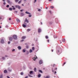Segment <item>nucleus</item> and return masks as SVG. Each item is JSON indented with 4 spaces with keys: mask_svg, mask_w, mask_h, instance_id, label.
Listing matches in <instances>:
<instances>
[{
    "mask_svg": "<svg viewBox=\"0 0 78 78\" xmlns=\"http://www.w3.org/2000/svg\"><path fill=\"white\" fill-rule=\"evenodd\" d=\"M13 37L14 39H17V36L16 35H14L13 36Z\"/></svg>",
    "mask_w": 78,
    "mask_h": 78,
    "instance_id": "f257e3e1",
    "label": "nucleus"
},
{
    "mask_svg": "<svg viewBox=\"0 0 78 78\" xmlns=\"http://www.w3.org/2000/svg\"><path fill=\"white\" fill-rule=\"evenodd\" d=\"M43 62H42V60H40V61L39 62L40 64H42Z\"/></svg>",
    "mask_w": 78,
    "mask_h": 78,
    "instance_id": "f03ea898",
    "label": "nucleus"
},
{
    "mask_svg": "<svg viewBox=\"0 0 78 78\" xmlns=\"http://www.w3.org/2000/svg\"><path fill=\"white\" fill-rule=\"evenodd\" d=\"M9 40L10 41H12V37H9Z\"/></svg>",
    "mask_w": 78,
    "mask_h": 78,
    "instance_id": "7ed1b4c3",
    "label": "nucleus"
},
{
    "mask_svg": "<svg viewBox=\"0 0 78 78\" xmlns=\"http://www.w3.org/2000/svg\"><path fill=\"white\" fill-rule=\"evenodd\" d=\"M33 71H30V75H33Z\"/></svg>",
    "mask_w": 78,
    "mask_h": 78,
    "instance_id": "20e7f679",
    "label": "nucleus"
},
{
    "mask_svg": "<svg viewBox=\"0 0 78 78\" xmlns=\"http://www.w3.org/2000/svg\"><path fill=\"white\" fill-rule=\"evenodd\" d=\"M4 73H8V71H7V70H5L4 71Z\"/></svg>",
    "mask_w": 78,
    "mask_h": 78,
    "instance_id": "39448f33",
    "label": "nucleus"
},
{
    "mask_svg": "<svg viewBox=\"0 0 78 78\" xmlns=\"http://www.w3.org/2000/svg\"><path fill=\"white\" fill-rule=\"evenodd\" d=\"M38 32L40 33V32H41V29L40 28H39L38 29Z\"/></svg>",
    "mask_w": 78,
    "mask_h": 78,
    "instance_id": "423d86ee",
    "label": "nucleus"
},
{
    "mask_svg": "<svg viewBox=\"0 0 78 78\" xmlns=\"http://www.w3.org/2000/svg\"><path fill=\"white\" fill-rule=\"evenodd\" d=\"M25 22H27V23H29V22L28 21V20L27 19H26L25 20Z\"/></svg>",
    "mask_w": 78,
    "mask_h": 78,
    "instance_id": "0eeeda50",
    "label": "nucleus"
},
{
    "mask_svg": "<svg viewBox=\"0 0 78 78\" xmlns=\"http://www.w3.org/2000/svg\"><path fill=\"white\" fill-rule=\"evenodd\" d=\"M25 38H26V37L25 36H23L22 37V39H25Z\"/></svg>",
    "mask_w": 78,
    "mask_h": 78,
    "instance_id": "6e6552de",
    "label": "nucleus"
},
{
    "mask_svg": "<svg viewBox=\"0 0 78 78\" xmlns=\"http://www.w3.org/2000/svg\"><path fill=\"white\" fill-rule=\"evenodd\" d=\"M62 41L63 42H65V39H64L63 38L62 40Z\"/></svg>",
    "mask_w": 78,
    "mask_h": 78,
    "instance_id": "1a4fd4ad",
    "label": "nucleus"
},
{
    "mask_svg": "<svg viewBox=\"0 0 78 78\" xmlns=\"http://www.w3.org/2000/svg\"><path fill=\"white\" fill-rule=\"evenodd\" d=\"M1 42L2 44H3L4 43V41L3 39H2L1 40Z\"/></svg>",
    "mask_w": 78,
    "mask_h": 78,
    "instance_id": "9d476101",
    "label": "nucleus"
},
{
    "mask_svg": "<svg viewBox=\"0 0 78 78\" xmlns=\"http://www.w3.org/2000/svg\"><path fill=\"white\" fill-rule=\"evenodd\" d=\"M36 59L37 58V56L36 55H35L34 58H33V59Z\"/></svg>",
    "mask_w": 78,
    "mask_h": 78,
    "instance_id": "9b49d317",
    "label": "nucleus"
},
{
    "mask_svg": "<svg viewBox=\"0 0 78 78\" xmlns=\"http://www.w3.org/2000/svg\"><path fill=\"white\" fill-rule=\"evenodd\" d=\"M18 49H19V50H20V49H21V47L20 46H19L18 47Z\"/></svg>",
    "mask_w": 78,
    "mask_h": 78,
    "instance_id": "f8f14e48",
    "label": "nucleus"
},
{
    "mask_svg": "<svg viewBox=\"0 0 78 78\" xmlns=\"http://www.w3.org/2000/svg\"><path fill=\"white\" fill-rule=\"evenodd\" d=\"M26 14H31L30 13L28 12L27 11L26 12Z\"/></svg>",
    "mask_w": 78,
    "mask_h": 78,
    "instance_id": "ddd939ff",
    "label": "nucleus"
},
{
    "mask_svg": "<svg viewBox=\"0 0 78 78\" xmlns=\"http://www.w3.org/2000/svg\"><path fill=\"white\" fill-rule=\"evenodd\" d=\"M34 72H36L37 71L36 70V68H34Z\"/></svg>",
    "mask_w": 78,
    "mask_h": 78,
    "instance_id": "4468645a",
    "label": "nucleus"
},
{
    "mask_svg": "<svg viewBox=\"0 0 78 78\" xmlns=\"http://www.w3.org/2000/svg\"><path fill=\"white\" fill-rule=\"evenodd\" d=\"M20 15L22 16H24V14L23 13H21Z\"/></svg>",
    "mask_w": 78,
    "mask_h": 78,
    "instance_id": "2eb2a0df",
    "label": "nucleus"
},
{
    "mask_svg": "<svg viewBox=\"0 0 78 78\" xmlns=\"http://www.w3.org/2000/svg\"><path fill=\"white\" fill-rule=\"evenodd\" d=\"M0 78H3V74H1L0 76Z\"/></svg>",
    "mask_w": 78,
    "mask_h": 78,
    "instance_id": "dca6fc26",
    "label": "nucleus"
},
{
    "mask_svg": "<svg viewBox=\"0 0 78 78\" xmlns=\"http://www.w3.org/2000/svg\"><path fill=\"white\" fill-rule=\"evenodd\" d=\"M29 52L30 53H32L33 52V50L31 49H30Z\"/></svg>",
    "mask_w": 78,
    "mask_h": 78,
    "instance_id": "f3484780",
    "label": "nucleus"
},
{
    "mask_svg": "<svg viewBox=\"0 0 78 78\" xmlns=\"http://www.w3.org/2000/svg\"><path fill=\"white\" fill-rule=\"evenodd\" d=\"M23 27H24V28H25V27H26V25L25 24H23Z\"/></svg>",
    "mask_w": 78,
    "mask_h": 78,
    "instance_id": "a211bd4d",
    "label": "nucleus"
},
{
    "mask_svg": "<svg viewBox=\"0 0 78 78\" xmlns=\"http://www.w3.org/2000/svg\"><path fill=\"white\" fill-rule=\"evenodd\" d=\"M16 21L17 22H19V23L20 22V20H19V19H17L16 20Z\"/></svg>",
    "mask_w": 78,
    "mask_h": 78,
    "instance_id": "6ab92c4d",
    "label": "nucleus"
},
{
    "mask_svg": "<svg viewBox=\"0 0 78 78\" xmlns=\"http://www.w3.org/2000/svg\"><path fill=\"white\" fill-rule=\"evenodd\" d=\"M22 2V0H20L18 2V4H20Z\"/></svg>",
    "mask_w": 78,
    "mask_h": 78,
    "instance_id": "aec40b11",
    "label": "nucleus"
},
{
    "mask_svg": "<svg viewBox=\"0 0 78 78\" xmlns=\"http://www.w3.org/2000/svg\"><path fill=\"white\" fill-rule=\"evenodd\" d=\"M39 72H40V73H42V70H39Z\"/></svg>",
    "mask_w": 78,
    "mask_h": 78,
    "instance_id": "412c9836",
    "label": "nucleus"
},
{
    "mask_svg": "<svg viewBox=\"0 0 78 78\" xmlns=\"http://www.w3.org/2000/svg\"><path fill=\"white\" fill-rule=\"evenodd\" d=\"M19 0H15V2L16 3H17V2H19Z\"/></svg>",
    "mask_w": 78,
    "mask_h": 78,
    "instance_id": "4be33fe9",
    "label": "nucleus"
},
{
    "mask_svg": "<svg viewBox=\"0 0 78 78\" xmlns=\"http://www.w3.org/2000/svg\"><path fill=\"white\" fill-rule=\"evenodd\" d=\"M41 74H39L38 75V77L39 78L41 77Z\"/></svg>",
    "mask_w": 78,
    "mask_h": 78,
    "instance_id": "5701e85b",
    "label": "nucleus"
},
{
    "mask_svg": "<svg viewBox=\"0 0 78 78\" xmlns=\"http://www.w3.org/2000/svg\"><path fill=\"white\" fill-rule=\"evenodd\" d=\"M51 8V9H53V8H54V7L53 6H51L50 7Z\"/></svg>",
    "mask_w": 78,
    "mask_h": 78,
    "instance_id": "b1692460",
    "label": "nucleus"
},
{
    "mask_svg": "<svg viewBox=\"0 0 78 78\" xmlns=\"http://www.w3.org/2000/svg\"><path fill=\"white\" fill-rule=\"evenodd\" d=\"M23 52H25V51H26V50L25 49H23Z\"/></svg>",
    "mask_w": 78,
    "mask_h": 78,
    "instance_id": "393cba45",
    "label": "nucleus"
},
{
    "mask_svg": "<svg viewBox=\"0 0 78 78\" xmlns=\"http://www.w3.org/2000/svg\"><path fill=\"white\" fill-rule=\"evenodd\" d=\"M7 2L8 3H10V1H9V0H7Z\"/></svg>",
    "mask_w": 78,
    "mask_h": 78,
    "instance_id": "a878e982",
    "label": "nucleus"
},
{
    "mask_svg": "<svg viewBox=\"0 0 78 78\" xmlns=\"http://www.w3.org/2000/svg\"><path fill=\"white\" fill-rule=\"evenodd\" d=\"M50 78V76H47L45 77V78Z\"/></svg>",
    "mask_w": 78,
    "mask_h": 78,
    "instance_id": "bb28decb",
    "label": "nucleus"
},
{
    "mask_svg": "<svg viewBox=\"0 0 78 78\" xmlns=\"http://www.w3.org/2000/svg\"><path fill=\"white\" fill-rule=\"evenodd\" d=\"M9 9L10 11H12V8H10Z\"/></svg>",
    "mask_w": 78,
    "mask_h": 78,
    "instance_id": "cd10ccee",
    "label": "nucleus"
},
{
    "mask_svg": "<svg viewBox=\"0 0 78 78\" xmlns=\"http://www.w3.org/2000/svg\"><path fill=\"white\" fill-rule=\"evenodd\" d=\"M34 49H35L34 47H33L32 48V49L33 50H34Z\"/></svg>",
    "mask_w": 78,
    "mask_h": 78,
    "instance_id": "c85d7f7f",
    "label": "nucleus"
},
{
    "mask_svg": "<svg viewBox=\"0 0 78 78\" xmlns=\"http://www.w3.org/2000/svg\"><path fill=\"white\" fill-rule=\"evenodd\" d=\"M19 5H15V8H18V7Z\"/></svg>",
    "mask_w": 78,
    "mask_h": 78,
    "instance_id": "c756f323",
    "label": "nucleus"
},
{
    "mask_svg": "<svg viewBox=\"0 0 78 78\" xmlns=\"http://www.w3.org/2000/svg\"><path fill=\"white\" fill-rule=\"evenodd\" d=\"M30 30H30V29H27V31H28V32L30 31Z\"/></svg>",
    "mask_w": 78,
    "mask_h": 78,
    "instance_id": "7c9ffc66",
    "label": "nucleus"
},
{
    "mask_svg": "<svg viewBox=\"0 0 78 78\" xmlns=\"http://www.w3.org/2000/svg\"><path fill=\"white\" fill-rule=\"evenodd\" d=\"M48 36H46V38L48 39Z\"/></svg>",
    "mask_w": 78,
    "mask_h": 78,
    "instance_id": "2f4dec72",
    "label": "nucleus"
},
{
    "mask_svg": "<svg viewBox=\"0 0 78 78\" xmlns=\"http://www.w3.org/2000/svg\"><path fill=\"white\" fill-rule=\"evenodd\" d=\"M2 59H3V60H4V59H5V57H2Z\"/></svg>",
    "mask_w": 78,
    "mask_h": 78,
    "instance_id": "473e14b6",
    "label": "nucleus"
},
{
    "mask_svg": "<svg viewBox=\"0 0 78 78\" xmlns=\"http://www.w3.org/2000/svg\"><path fill=\"white\" fill-rule=\"evenodd\" d=\"M18 9H20V6L18 5Z\"/></svg>",
    "mask_w": 78,
    "mask_h": 78,
    "instance_id": "72a5a7b5",
    "label": "nucleus"
},
{
    "mask_svg": "<svg viewBox=\"0 0 78 78\" xmlns=\"http://www.w3.org/2000/svg\"><path fill=\"white\" fill-rule=\"evenodd\" d=\"M23 72L21 73V75H23Z\"/></svg>",
    "mask_w": 78,
    "mask_h": 78,
    "instance_id": "f704fd0d",
    "label": "nucleus"
},
{
    "mask_svg": "<svg viewBox=\"0 0 78 78\" xmlns=\"http://www.w3.org/2000/svg\"><path fill=\"white\" fill-rule=\"evenodd\" d=\"M9 5H6V7H7V8H8V7H9Z\"/></svg>",
    "mask_w": 78,
    "mask_h": 78,
    "instance_id": "c9c22d12",
    "label": "nucleus"
},
{
    "mask_svg": "<svg viewBox=\"0 0 78 78\" xmlns=\"http://www.w3.org/2000/svg\"><path fill=\"white\" fill-rule=\"evenodd\" d=\"M8 71H9V72H11V70L10 69H8Z\"/></svg>",
    "mask_w": 78,
    "mask_h": 78,
    "instance_id": "e433bc0d",
    "label": "nucleus"
},
{
    "mask_svg": "<svg viewBox=\"0 0 78 78\" xmlns=\"http://www.w3.org/2000/svg\"><path fill=\"white\" fill-rule=\"evenodd\" d=\"M29 77H33V76H32L30 75H29Z\"/></svg>",
    "mask_w": 78,
    "mask_h": 78,
    "instance_id": "4c0bfd02",
    "label": "nucleus"
},
{
    "mask_svg": "<svg viewBox=\"0 0 78 78\" xmlns=\"http://www.w3.org/2000/svg\"><path fill=\"white\" fill-rule=\"evenodd\" d=\"M29 17H31V15H29Z\"/></svg>",
    "mask_w": 78,
    "mask_h": 78,
    "instance_id": "58836bf2",
    "label": "nucleus"
},
{
    "mask_svg": "<svg viewBox=\"0 0 78 78\" xmlns=\"http://www.w3.org/2000/svg\"><path fill=\"white\" fill-rule=\"evenodd\" d=\"M15 49H13L12 50V51H15Z\"/></svg>",
    "mask_w": 78,
    "mask_h": 78,
    "instance_id": "ea45409f",
    "label": "nucleus"
},
{
    "mask_svg": "<svg viewBox=\"0 0 78 78\" xmlns=\"http://www.w3.org/2000/svg\"><path fill=\"white\" fill-rule=\"evenodd\" d=\"M66 62H64V64L63 65V66H64V65L66 64Z\"/></svg>",
    "mask_w": 78,
    "mask_h": 78,
    "instance_id": "a19ab883",
    "label": "nucleus"
},
{
    "mask_svg": "<svg viewBox=\"0 0 78 78\" xmlns=\"http://www.w3.org/2000/svg\"><path fill=\"white\" fill-rule=\"evenodd\" d=\"M14 12H15V13H17V11H14Z\"/></svg>",
    "mask_w": 78,
    "mask_h": 78,
    "instance_id": "79ce46f5",
    "label": "nucleus"
},
{
    "mask_svg": "<svg viewBox=\"0 0 78 78\" xmlns=\"http://www.w3.org/2000/svg\"><path fill=\"white\" fill-rule=\"evenodd\" d=\"M13 10H15V9H16V8H15L14 7H13Z\"/></svg>",
    "mask_w": 78,
    "mask_h": 78,
    "instance_id": "37998d69",
    "label": "nucleus"
},
{
    "mask_svg": "<svg viewBox=\"0 0 78 78\" xmlns=\"http://www.w3.org/2000/svg\"><path fill=\"white\" fill-rule=\"evenodd\" d=\"M38 11H40H40H41V9H39L38 10Z\"/></svg>",
    "mask_w": 78,
    "mask_h": 78,
    "instance_id": "c03bdc74",
    "label": "nucleus"
},
{
    "mask_svg": "<svg viewBox=\"0 0 78 78\" xmlns=\"http://www.w3.org/2000/svg\"><path fill=\"white\" fill-rule=\"evenodd\" d=\"M58 52H59V51L57 50V53H58Z\"/></svg>",
    "mask_w": 78,
    "mask_h": 78,
    "instance_id": "a18cd8bd",
    "label": "nucleus"
},
{
    "mask_svg": "<svg viewBox=\"0 0 78 78\" xmlns=\"http://www.w3.org/2000/svg\"><path fill=\"white\" fill-rule=\"evenodd\" d=\"M3 4H4V5H6V2H4L3 3Z\"/></svg>",
    "mask_w": 78,
    "mask_h": 78,
    "instance_id": "49530a36",
    "label": "nucleus"
},
{
    "mask_svg": "<svg viewBox=\"0 0 78 78\" xmlns=\"http://www.w3.org/2000/svg\"><path fill=\"white\" fill-rule=\"evenodd\" d=\"M36 0H34V3H36Z\"/></svg>",
    "mask_w": 78,
    "mask_h": 78,
    "instance_id": "de8ad7c7",
    "label": "nucleus"
},
{
    "mask_svg": "<svg viewBox=\"0 0 78 78\" xmlns=\"http://www.w3.org/2000/svg\"><path fill=\"white\" fill-rule=\"evenodd\" d=\"M9 20H11V18H9Z\"/></svg>",
    "mask_w": 78,
    "mask_h": 78,
    "instance_id": "09e8293b",
    "label": "nucleus"
},
{
    "mask_svg": "<svg viewBox=\"0 0 78 78\" xmlns=\"http://www.w3.org/2000/svg\"><path fill=\"white\" fill-rule=\"evenodd\" d=\"M55 70H57V68H56L55 69H54V70L55 71Z\"/></svg>",
    "mask_w": 78,
    "mask_h": 78,
    "instance_id": "8fccbe9b",
    "label": "nucleus"
},
{
    "mask_svg": "<svg viewBox=\"0 0 78 78\" xmlns=\"http://www.w3.org/2000/svg\"><path fill=\"white\" fill-rule=\"evenodd\" d=\"M23 41H24V40H23L21 41V42H23Z\"/></svg>",
    "mask_w": 78,
    "mask_h": 78,
    "instance_id": "3c124183",
    "label": "nucleus"
},
{
    "mask_svg": "<svg viewBox=\"0 0 78 78\" xmlns=\"http://www.w3.org/2000/svg\"><path fill=\"white\" fill-rule=\"evenodd\" d=\"M20 11H21V12H22V11H23V10H21Z\"/></svg>",
    "mask_w": 78,
    "mask_h": 78,
    "instance_id": "603ef678",
    "label": "nucleus"
},
{
    "mask_svg": "<svg viewBox=\"0 0 78 78\" xmlns=\"http://www.w3.org/2000/svg\"><path fill=\"white\" fill-rule=\"evenodd\" d=\"M8 44H10V41H9V42H8Z\"/></svg>",
    "mask_w": 78,
    "mask_h": 78,
    "instance_id": "864d4df0",
    "label": "nucleus"
},
{
    "mask_svg": "<svg viewBox=\"0 0 78 78\" xmlns=\"http://www.w3.org/2000/svg\"><path fill=\"white\" fill-rule=\"evenodd\" d=\"M7 77L8 78H10V77H9V76H7Z\"/></svg>",
    "mask_w": 78,
    "mask_h": 78,
    "instance_id": "5fc2aeb1",
    "label": "nucleus"
},
{
    "mask_svg": "<svg viewBox=\"0 0 78 78\" xmlns=\"http://www.w3.org/2000/svg\"><path fill=\"white\" fill-rule=\"evenodd\" d=\"M25 78H28V76H27L25 77Z\"/></svg>",
    "mask_w": 78,
    "mask_h": 78,
    "instance_id": "6e6d98bb",
    "label": "nucleus"
},
{
    "mask_svg": "<svg viewBox=\"0 0 78 78\" xmlns=\"http://www.w3.org/2000/svg\"><path fill=\"white\" fill-rule=\"evenodd\" d=\"M2 19V17L1 16H0V20H1Z\"/></svg>",
    "mask_w": 78,
    "mask_h": 78,
    "instance_id": "4d7b16f0",
    "label": "nucleus"
},
{
    "mask_svg": "<svg viewBox=\"0 0 78 78\" xmlns=\"http://www.w3.org/2000/svg\"><path fill=\"white\" fill-rule=\"evenodd\" d=\"M5 57H8V55H5Z\"/></svg>",
    "mask_w": 78,
    "mask_h": 78,
    "instance_id": "13d9d810",
    "label": "nucleus"
},
{
    "mask_svg": "<svg viewBox=\"0 0 78 78\" xmlns=\"http://www.w3.org/2000/svg\"><path fill=\"white\" fill-rule=\"evenodd\" d=\"M55 73H56V71L55 72Z\"/></svg>",
    "mask_w": 78,
    "mask_h": 78,
    "instance_id": "bf43d9fd",
    "label": "nucleus"
},
{
    "mask_svg": "<svg viewBox=\"0 0 78 78\" xmlns=\"http://www.w3.org/2000/svg\"><path fill=\"white\" fill-rule=\"evenodd\" d=\"M60 44H61L62 43V42H61V41H60Z\"/></svg>",
    "mask_w": 78,
    "mask_h": 78,
    "instance_id": "052dcab7",
    "label": "nucleus"
},
{
    "mask_svg": "<svg viewBox=\"0 0 78 78\" xmlns=\"http://www.w3.org/2000/svg\"><path fill=\"white\" fill-rule=\"evenodd\" d=\"M3 2H5V0H2Z\"/></svg>",
    "mask_w": 78,
    "mask_h": 78,
    "instance_id": "680f3d73",
    "label": "nucleus"
},
{
    "mask_svg": "<svg viewBox=\"0 0 78 78\" xmlns=\"http://www.w3.org/2000/svg\"><path fill=\"white\" fill-rule=\"evenodd\" d=\"M48 42H49V40H48Z\"/></svg>",
    "mask_w": 78,
    "mask_h": 78,
    "instance_id": "e2e57ef3",
    "label": "nucleus"
},
{
    "mask_svg": "<svg viewBox=\"0 0 78 78\" xmlns=\"http://www.w3.org/2000/svg\"><path fill=\"white\" fill-rule=\"evenodd\" d=\"M41 25H42V23L41 22Z\"/></svg>",
    "mask_w": 78,
    "mask_h": 78,
    "instance_id": "0e129e2a",
    "label": "nucleus"
},
{
    "mask_svg": "<svg viewBox=\"0 0 78 78\" xmlns=\"http://www.w3.org/2000/svg\"><path fill=\"white\" fill-rule=\"evenodd\" d=\"M52 0H49V2H51V1H52Z\"/></svg>",
    "mask_w": 78,
    "mask_h": 78,
    "instance_id": "69168bd1",
    "label": "nucleus"
},
{
    "mask_svg": "<svg viewBox=\"0 0 78 78\" xmlns=\"http://www.w3.org/2000/svg\"><path fill=\"white\" fill-rule=\"evenodd\" d=\"M51 50L52 52H53V50Z\"/></svg>",
    "mask_w": 78,
    "mask_h": 78,
    "instance_id": "338daca9",
    "label": "nucleus"
},
{
    "mask_svg": "<svg viewBox=\"0 0 78 78\" xmlns=\"http://www.w3.org/2000/svg\"><path fill=\"white\" fill-rule=\"evenodd\" d=\"M27 48H28V46H27Z\"/></svg>",
    "mask_w": 78,
    "mask_h": 78,
    "instance_id": "774afa93",
    "label": "nucleus"
}]
</instances>
